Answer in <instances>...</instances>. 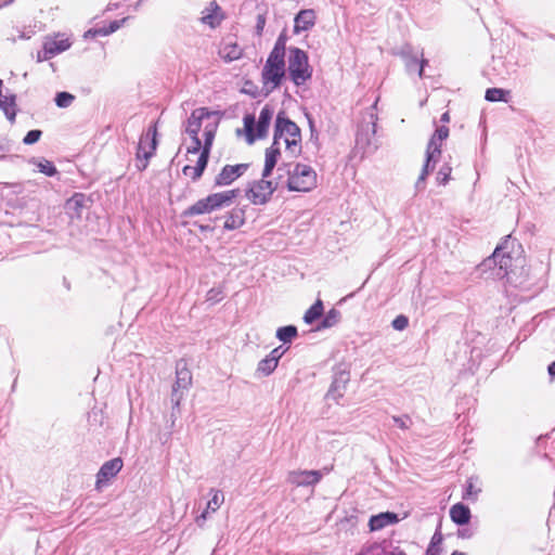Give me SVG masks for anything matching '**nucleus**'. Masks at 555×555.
<instances>
[{
    "instance_id": "f257e3e1",
    "label": "nucleus",
    "mask_w": 555,
    "mask_h": 555,
    "mask_svg": "<svg viewBox=\"0 0 555 555\" xmlns=\"http://www.w3.org/2000/svg\"><path fill=\"white\" fill-rule=\"evenodd\" d=\"M220 120L221 114L207 107H198L191 113L184 122L189 155H197L199 151L210 152Z\"/></svg>"
},
{
    "instance_id": "f03ea898",
    "label": "nucleus",
    "mask_w": 555,
    "mask_h": 555,
    "mask_svg": "<svg viewBox=\"0 0 555 555\" xmlns=\"http://www.w3.org/2000/svg\"><path fill=\"white\" fill-rule=\"evenodd\" d=\"M299 127L280 113L276 117L273 143L266 151L263 176L270 177L284 151L288 157H296L301 151Z\"/></svg>"
},
{
    "instance_id": "7ed1b4c3",
    "label": "nucleus",
    "mask_w": 555,
    "mask_h": 555,
    "mask_svg": "<svg viewBox=\"0 0 555 555\" xmlns=\"http://www.w3.org/2000/svg\"><path fill=\"white\" fill-rule=\"evenodd\" d=\"M285 77V43L279 39L270 52L261 72L263 88L271 92Z\"/></svg>"
},
{
    "instance_id": "20e7f679",
    "label": "nucleus",
    "mask_w": 555,
    "mask_h": 555,
    "mask_svg": "<svg viewBox=\"0 0 555 555\" xmlns=\"http://www.w3.org/2000/svg\"><path fill=\"white\" fill-rule=\"evenodd\" d=\"M491 260L499 264L500 271L504 272V276L509 284L519 286L524 283L527 272L525 270V259L517 257L513 259L509 255L502 251V247H496L493 251Z\"/></svg>"
},
{
    "instance_id": "39448f33",
    "label": "nucleus",
    "mask_w": 555,
    "mask_h": 555,
    "mask_svg": "<svg viewBox=\"0 0 555 555\" xmlns=\"http://www.w3.org/2000/svg\"><path fill=\"white\" fill-rule=\"evenodd\" d=\"M240 191L229 190L218 193H212L205 198L198 199L195 204L190 206L185 215L193 217L197 215L210 214L212 211L229 207L234 198L237 197Z\"/></svg>"
},
{
    "instance_id": "423d86ee",
    "label": "nucleus",
    "mask_w": 555,
    "mask_h": 555,
    "mask_svg": "<svg viewBox=\"0 0 555 555\" xmlns=\"http://www.w3.org/2000/svg\"><path fill=\"white\" fill-rule=\"evenodd\" d=\"M288 73L296 86H302L312 77V67L309 64L308 55L298 48L288 50Z\"/></svg>"
},
{
    "instance_id": "0eeeda50",
    "label": "nucleus",
    "mask_w": 555,
    "mask_h": 555,
    "mask_svg": "<svg viewBox=\"0 0 555 555\" xmlns=\"http://www.w3.org/2000/svg\"><path fill=\"white\" fill-rule=\"evenodd\" d=\"M288 189L296 192H309L317 186V173L312 167L297 164L289 172Z\"/></svg>"
},
{
    "instance_id": "6e6552de",
    "label": "nucleus",
    "mask_w": 555,
    "mask_h": 555,
    "mask_svg": "<svg viewBox=\"0 0 555 555\" xmlns=\"http://www.w3.org/2000/svg\"><path fill=\"white\" fill-rule=\"evenodd\" d=\"M273 115V107L267 104L261 108L257 122L253 115H246L244 117V126L249 142H253L256 138H263L268 133Z\"/></svg>"
},
{
    "instance_id": "1a4fd4ad",
    "label": "nucleus",
    "mask_w": 555,
    "mask_h": 555,
    "mask_svg": "<svg viewBox=\"0 0 555 555\" xmlns=\"http://www.w3.org/2000/svg\"><path fill=\"white\" fill-rule=\"evenodd\" d=\"M268 178L262 175L259 181L249 184V188L246 190V197L251 204L263 205L271 198L278 188V183L268 180Z\"/></svg>"
},
{
    "instance_id": "9d476101",
    "label": "nucleus",
    "mask_w": 555,
    "mask_h": 555,
    "mask_svg": "<svg viewBox=\"0 0 555 555\" xmlns=\"http://www.w3.org/2000/svg\"><path fill=\"white\" fill-rule=\"evenodd\" d=\"M442 142L443 141L441 140H435L434 134L430 138L426 150V162L415 184L417 190L424 189V183L427 176L429 175L430 171L434 170L435 165L439 160L441 155Z\"/></svg>"
},
{
    "instance_id": "9b49d317",
    "label": "nucleus",
    "mask_w": 555,
    "mask_h": 555,
    "mask_svg": "<svg viewBox=\"0 0 555 555\" xmlns=\"http://www.w3.org/2000/svg\"><path fill=\"white\" fill-rule=\"evenodd\" d=\"M324 476L323 470H292L287 475V482L295 487H310L314 486Z\"/></svg>"
},
{
    "instance_id": "f8f14e48",
    "label": "nucleus",
    "mask_w": 555,
    "mask_h": 555,
    "mask_svg": "<svg viewBox=\"0 0 555 555\" xmlns=\"http://www.w3.org/2000/svg\"><path fill=\"white\" fill-rule=\"evenodd\" d=\"M248 169V164L227 165L216 176L215 184L225 186L243 176Z\"/></svg>"
},
{
    "instance_id": "ddd939ff",
    "label": "nucleus",
    "mask_w": 555,
    "mask_h": 555,
    "mask_svg": "<svg viewBox=\"0 0 555 555\" xmlns=\"http://www.w3.org/2000/svg\"><path fill=\"white\" fill-rule=\"evenodd\" d=\"M156 130L147 132L140 139L137 156L139 159L143 158L144 163L141 169H145L149 158L154 154L156 150Z\"/></svg>"
},
{
    "instance_id": "4468645a",
    "label": "nucleus",
    "mask_w": 555,
    "mask_h": 555,
    "mask_svg": "<svg viewBox=\"0 0 555 555\" xmlns=\"http://www.w3.org/2000/svg\"><path fill=\"white\" fill-rule=\"evenodd\" d=\"M402 56L405 61V66L408 72H413L416 68V65L420 63L418 68V76H423L424 66L427 64V60L423 57L424 53L421 52H414L412 47L405 46L402 48Z\"/></svg>"
},
{
    "instance_id": "2eb2a0df",
    "label": "nucleus",
    "mask_w": 555,
    "mask_h": 555,
    "mask_svg": "<svg viewBox=\"0 0 555 555\" xmlns=\"http://www.w3.org/2000/svg\"><path fill=\"white\" fill-rule=\"evenodd\" d=\"M121 468H122V461L119 457H116V459L105 462L101 466V468L96 475V488H101V485L103 482H106L109 479H112L113 477H115L120 472Z\"/></svg>"
},
{
    "instance_id": "dca6fc26",
    "label": "nucleus",
    "mask_w": 555,
    "mask_h": 555,
    "mask_svg": "<svg viewBox=\"0 0 555 555\" xmlns=\"http://www.w3.org/2000/svg\"><path fill=\"white\" fill-rule=\"evenodd\" d=\"M43 46L49 52L56 55L68 50L72 46V41L65 35L56 34L54 36L47 37L43 41Z\"/></svg>"
},
{
    "instance_id": "f3484780",
    "label": "nucleus",
    "mask_w": 555,
    "mask_h": 555,
    "mask_svg": "<svg viewBox=\"0 0 555 555\" xmlns=\"http://www.w3.org/2000/svg\"><path fill=\"white\" fill-rule=\"evenodd\" d=\"M192 383L191 372L186 367L177 369V379L172 387V401L176 405L180 404L182 395H178L180 389H188Z\"/></svg>"
},
{
    "instance_id": "a211bd4d",
    "label": "nucleus",
    "mask_w": 555,
    "mask_h": 555,
    "mask_svg": "<svg viewBox=\"0 0 555 555\" xmlns=\"http://www.w3.org/2000/svg\"><path fill=\"white\" fill-rule=\"evenodd\" d=\"M219 55L224 62H233L243 55V49L233 39H224L219 48Z\"/></svg>"
},
{
    "instance_id": "6ab92c4d",
    "label": "nucleus",
    "mask_w": 555,
    "mask_h": 555,
    "mask_svg": "<svg viewBox=\"0 0 555 555\" xmlns=\"http://www.w3.org/2000/svg\"><path fill=\"white\" fill-rule=\"evenodd\" d=\"M210 494H211V498L208 501L205 511L196 518V524L199 527H202L204 525L209 513H215L224 502V495L220 490L211 489Z\"/></svg>"
},
{
    "instance_id": "aec40b11",
    "label": "nucleus",
    "mask_w": 555,
    "mask_h": 555,
    "mask_svg": "<svg viewBox=\"0 0 555 555\" xmlns=\"http://www.w3.org/2000/svg\"><path fill=\"white\" fill-rule=\"evenodd\" d=\"M222 20V11L216 2H210L202 12L201 22L211 28L219 26Z\"/></svg>"
},
{
    "instance_id": "412c9836",
    "label": "nucleus",
    "mask_w": 555,
    "mask_h": 555,
    "mask_svg": "<svg viewBox=\"0 0 555 555\" xmlns=\"http://www.w3.org/2000/svg\"><path fill=\"white\" fill-rule=\"evenodd\" d=\"M376 103L370 108L369 118L370 121L366 127H362L358 133L357 142L358 144L365 143L366 145L371 144V138L374 137L376 132V120L377 116L375 114Z\"/></svg>"
},
{
    "instance_id": "4be33fe9",
    "label": "nucleus",
    "mask_w": 555,
    "mask_h": 555,
    "mask_svg": "<svg viewBox=\"0 0 555 555\" xmlns=\"http://www.w3.org/2000/svg\"><path fill=\"white\" fill-rule=\"evenodd\" d=\"M209 153L210 152L199 151V153L197 154L195 165L184 166L183 173L193 180H197L202 176L204 169L206 168Z\"/></svg>"
},
{
    "instance_id": "5701e85b",
    "label": "nucleus",
    "mask_w": 555,
    "mask_h": 555,
    "mask_svg": "<svg viewBox=\"0 0 555 555\" xmlns=\"http://www.w3.org/2000/svg\"><path fill=\"white\" fill-rule=\"evenodd\" d=\"M348 383L349 374L347 372L341 371L337 373L331 385L327 396L335 401H338L340 398H343Z\"/></svg>"
},
{
    "instance_id": "b1692460",
    "label": "nucleus",
    "mask_w": 555,
    "mask_h": 555,
    "mask_svg": "<svg viewBox=\"0 0 555 555\" xmlns=\"http://www.w3.org/2000/svg\"><path fill=\"white\" fill-rule=\"evenodd\" d=\"M294 31L300 33L312 28L315 24V12L313 10H301L294 20Z\"/></svg>"
},
{
    "instance_id": "393cba45",
    "label": "nucleus",
    "mask_w": 555,
    "mask_h": 555,
    "mask_svg": "<svg viewBox=\"0 0 555 555\" xmlns=\"http://www.w3.org/2000/svg\"><path fill=\"white\" fill-rule=\"evenodd\" d=\"M399 521L398 515L395 513L386 512L378 515H374L370 518L369 526L371 531H377L386 526L396 524Z\"/></svg>"
},
{
    "instance_id": "a878e982",
    "label": "nucleus",
    "mask_w": 555,
    "mask_h": 555,
    "mask_svg": "<svg viewBox=\"0 0 555 555\" xmlns=\"http://www.w3.org/2000/svg\"><path fill=\"white\" fill-rule=\"evenodd\" d=\"M470 516V509L462 503H456L450 508V517L456 525L468 524Z\"/></svg>"
},
{
    "instance_id": "bb28decb",
    "label": "nucleus",
    "mask_w": 555,
    "mask_h": 555,
    "mask_svg": "<svg viewBox=\"0 0 555 555\" xmlns=\"http://www.w3.org/2000/svg\"><path fill=\"white\" fill-rule=\"evenodd\" d=\"M245 223V212L241 208L232 209L227 216L224 221V229L235 230Z\"/></svg>"
},
{
    "instance_id": "cd10ccee",
    "label": "nucleus",
    "mask_w": 555,
    "mask_h": 555,
    "mask_svg": "<svg viewBox=\"0 0 555 555\" xmlns=\"http://www.w3.org/2000/svg\"><path fill=\"white\" fill-rule=\"evenodd\" d=\"M2 80H0V107L4 112L7 118L10 121H14L16 109H15V96H2Z\"/></svg>"
},
{
    "instance_id": "c85d7f7f",
    "label": "nucleus",
    "mask_w": 555,
    "mask_h": 555,
    "mask_svg": "<svg viewBox=\"0 0 555 555\" xmlns=\"http://www.w3.org/2000/svg\"><path fill=\"white\" fill-rule=\"evenodd\" d=\"M340 318H341L340 312L337 309L332 308L325 314V317L323 318L322 322L318 325L317 330L321 331V330H324V328H331V327H333V326H335V325H337L339 323Z\"/></svg>"
},
{
    "instance_id": "c756f323",
    "label": "nucleus",
    "mask_w": 555,
    "mask_h": 555,
    "mask_svg": "<svg viewBox=\"0 0 555 555\" xmlns=\"http://www.w3.org/2000/svg\"><path fill=\"white\" fill-rule=\"evenodd\" d=\"M324 307L321 299H318L305 313L304 321L307 324H312L323 313Z\"/></svg>"
},
{
    "instance_id": "7c9ffc66",
    "label": "nucleus",
    "mask_w": 555,
    "mask_h": 555,
    "mask_svg": "<svg viewBox=\"0 0 555 555\" xmlns=\"http://www.w3.org/2000/svg\"><path fill=\"white\" fill-rule=\"evenodd\" d=\"M508 91L500 88H490L486 91V100L490 102H507Z\"/></svg>"
},
{
    "instance_id": "2f4dec72",
    "label": "nucleus",
    "mask_w": 555,
    "mask_h": 555,
    "mask_svg": "<svg viewBox=\"0 0 555 555\" xmlns=\"http://www.w3.org/2000/svg\"><path fill=\"white\" fill-rule=\"evenodd\" d=\"M297 336V328L293 325L280 327L276 337L283 343H291Z\"/></svg>"
},
{
    "instance_id": "473e14b6",
    "label": "nucleus",
    "mask_w": 555,
    "mask_h": 555,
    "mask_svg": "<svg viewBox=\"0 0 555 555\" xmlns=\"http://www.w3.org/2000/svg\"><path fill=\"white\" fill-rule=\"evenodd\" d=\"M31 164H34L40 172L44 173L48 177H52V176H54L56 173V168L49 160H46V159H33Z\"/></svg>"
},
{
    "instance_id": "72a5a7b5",
    "label": "nucleus",
    "mask_w": 555,
    "mask_h": 555,
    "mask_svg": "<svg viewBox=\"0 0 555 555\" xmlns=\"http://www.w3.org/2000/svg\"><path fill=\"white\" fill-rule=\"evenodd\" d=\"M278 364L276 362H273L272 359H270L268 356L262 359L257 366V372L260 373L263 376H268L276 369Z\"/></svg>"
},
{
    "instance_id": "f704fd0d",
    "label": "nucleus",
    "mask_w": 555,
    "mask_h": 555,
    "mask_svg": "<svg viewBox=\"0 0 555 555\" xmlns=\"http://www.w3.org/2000/svg\"><path fill=\"white\" fill-rule=\"evenodd\" d=\"M452 168L449 164H444L438 171L436 180L439 184L446 185L451 178Z\"/></svg>"
},
{
    "instance_id": "c9c22d12",
    "label": "nucleus",
    "mask_w": 555,
    "mask_h": 555,
    "mask_svg": "<svg viewBox=\"0 0 555 555\" xmlns=\"http://www.w3.org/2000/svg\"><path fill=\"white\" fill-rule=\"evenodd\" d=\"M74 100L75 96L68 92H59L55 96V103L59 107H68Z\"/></svg>"
},
{
    "instance_id": "e433bc0d",
    "label": "nucleus",
    "mask_w": 555,
    "mask_h": 555,
    "mask_svg": "<svg viewBox=\"0 0 555 555\" xmlns=\"http://www.w3.org/2000/svg\"><path fill=\"white\" fill-rule=\"evenodd\" d=\"M480 491L481 489L475 486L473 478H469L466 482L464 499L476 500Z\"/></svg>"
},
{
    "instance_id": "4c0bfd02",
    "label": "nucleus",
    "mask_w": 555,
    "mask_h": 555,
    "mask_svg": "<svg viewBox=\"0 0 555 555\" xmlns=\"http://www.w3.org/2000/svg\"><path fill=\"white\" fill-rule=\"evenodd\" d=\"M409 325V320L405 315H398L393 321H392V327L397 331H403L408 327Z\"/></svg>"
},
{
    "instance_id": "58836bf2",
    "label": "nucleus",
    "mask_w": 555,
    "mask_h": 555,
    "mask_svg": "<svg viewBox=\"0 0 555 555\" xmlns=\"http://www.w3.org/2000/svg\"><path fill=\"white\" fill-rule=\"evenodd\" d=\"M41 137V131L40 130H30L26 135L25 138L23 139V142L25 144H34L36 143L37 141H39Z\"/></svg>"
},
{
    "instance_id": "ea45409f",
    "label": "nucleus",
    "mask_w": 555,
    "mask_h": 555,
    "mask_svg": "<svg viewBox=\"0 0 555 555\" xmlns=\"http://www.w3.org/2000/svg\"><path fill=\"white\" fill-rule=\"evenodd\" d=\"M286 348H283L282 346L274 348L268 357L273 360V362H276L279 364V360L282 358V356L286 352Z\"/></svg>"
},
{
    "instance_id": "a19ab883",
    "label": "nucleus",
    "mask_w": 555,
    "mask_h": 555,
    "mask_svg": "<svg viewBox=\"0 0 555 555\" xmlns=\"http://www.w3.org/2000/svg\"><path fill=\"white\" fill-rule=\"evenodd\" d=\"M392 420L395 424L402 429H408L410 427L411 420L408 416H393Z\"/></svg>"
},
{
    "instance_id": "79ce46f5",
    "label": "nucleus",
    "mask_w": 555,
    "mask_h": 555,
    "mask_svg": "<svg viewBox=\"0 0 555 555\" xmlns=\"http://www.w3.org/2000/svg\"><path fill=\"white\" fill-rule=\"evenodd\" d=\"M358 555H386L384 550L379 545H373L363 550Z\"/></svg>"
},
{
    "instance_id": "37998d69",
    "label": "nucleus",
    "mask_w": 555,
    "mask_h": 555,
    "mask_svg": "<svg viewBox=\"0 0 555 555\" xmlns=\"http://www.w3.org/2000/svg\"><path fill=\"white\" fill-rule=\"evenodd\" d=\"M434 135L435 140L444 141L449 137V128L446 126H440L436 129Z\"/></svg>"
},
{
    "instance_id": "c03bdc74",
    "label": "nucleus",
    "mask_w": 555,
    "mask_h": 555,
    "mask_svg": "<svg viewBox=\"0 0 555 555\" xmlns=\"http://www.w3.org/2000/svg\"><path fill=\"white\" fill-rule=\"evenodd\" d=\"M53 56L54 55L51 52H49L47 50V48L43 46L42 50L37 53V61L38 62L48 61V60H50Z\"/></svg>"
},
{
    "instance_id": "a18cd8bd",
    "label": "nucleus",
    "mask_w": 555,
    "mask_h": 555,
    "mask_svg": "<svg viewBox=\"0 0 555 555\" xmlns=\"http://www.w3.org/2000/svg\"><path fill=\"white\" fill-rule=\"evenodd\" d=\"M266 25V16L263 14H258L257 23H256V31L258 35H261Z\"/></svg>"
},
{
    "instance_id": "49530a36",
    "label": "nucleus",
    "mask_w": 555,
    "mask_h": 555,
    "mask_svg": "<svg viewBox=\"0 0 555 555\" xmlns=\"http://www.w3.org/2000/svg\"><path fill=\"white\" fill-rule=\"evenodd\" d=\"M80 205H81V196L80 195H75L67 202V206L69 208H78V207H80Z\"/></svg>"
},
{
    "instance_id": "de8ad7c7",
    "label": "nucleus",
    "mask_w": 555,
    "mask_h": 555,
    "mask_svg": "<svg viewBox=\"0 0 555 555\" xmlns=\"http://www.w3.org/2000/svg\"><path fill=\"white\" fill-rule=\"evenodd\" d=\"M127 18H122L120 21H114L108 26V31L112 34L121 27V25L126 22Z\"/></svg>"
},
{
    "instance_id": "09e8293b",
    "label": "nucleus",
    "mask_w": 555,
    "mask_h": 555,
    "mask_svg": "<svg viewBox=\"0 0 555 555\" xmlns=\"http://www.w3.org/2000/svg\"><path fill=\"white\" fill-rule=\"evenodd\" d=\"M94 34H98V36H107V35H111L112 33L108 31V27H102V28L94 29Z\"/></svg>"
},
{
    "instance_id": "8fccbe9b",
    "label": "nucleus",
    "mask_w": 555,
    "mask_h": 555,
    "mask_svg": "<svg viewBox=\"0 0 555 555\" xmlns=\"http://www.w3.org/2000/svg\"><path fill=\"white\" fill-rule=\"evenodd\" d=\"M442 540V537L439 532H436L431 539V542H430V545L429 546H435L437 543H440Z\"/></svg>"
},
{
    "instance_id": "3c124183",
    "label": "nucleus",
    "mask_w": 555,
    "mask_h": 555,
    "mask_svg": "<svg viewBox=\"0 0 555 555\" xmlns=\"http://www.w3.org/2000/svg\"><path fill=\"white\" fill-rule=\"evenodd\" d=\"M96 36H98V34H94V29H89L83 35L85 38H94Z\"/></svg>"
},
{
    "instance_id": "603ef678",
    "label": "nucleus",
    "mask_w": 555,
    "mask_h": 555,
    "mask_svg": "<svg viewBox=\"0 0 555 555\" xmlns=\"http://www.w3.org/2000/svg\"><path fill=\"white\" fill-rule=\"evenodd\" d=\"M548 374L552 376V377H555V362H552L550 365H548Z\"/></svg>"
},
{
    "instance_id": "864d4df0",
    "label": "nucleus",
    "mask_w": 555,
    "mask_h": 555,
    "mask_svg": "<svg viewBox=\"0 0 555 555\" xmlns=\"http://www.w3.org/2000/svg\"><path fill=\"white\" fill-rule=\"evenodd\" d=\"M441 121L442 122H449L450 121V115L448 112L443 113L442 116H441Z\"/></svg>"
},
{
    "instance_id": "5fc2aeb1",
    "label": "nucleus",
    "mask_w": 555,
    "mask_h": 555,
    "mask_svg": "<svg viewBox=\"0 0 555 555\" xmlns=\"http://www.w3.org/2000/svg\"><path fill=\"white\" fill-rule=\"evenodd\" d=\"M427 555H438L435 546H429L427 550Z\"/></svg>"
},
{
    "instance_id": "6e6d98bb",
    "label": "nucleus",
    "mask_w": 555,
    "mask_h": 555,
    "mask_svg": "<svg viewBox=\"0 0 555 555\" xmlns=\"http://www.w3.org/2000/svg\"><path fill=\"white\" fill-rule=\"evenodd\" d=\"M389 555H406V554L400 550H395V551L390 552Z\"/></svg>"
},
{
    "instance_id": "4d7b16f0",
    "label": "nucleus",
    "mask_w": 555,
    "mask_h": 555,
    "mask_svg": "<svg viewBox=\"0 0 555 555\" xmlns=\"http://www.w3.org/2000/svg\"><path fill=\"white\" fill-rule=\"evenodd\" d=\"M451 555H465V553L455 551Z\"/></svg>"
}]
</instances>
